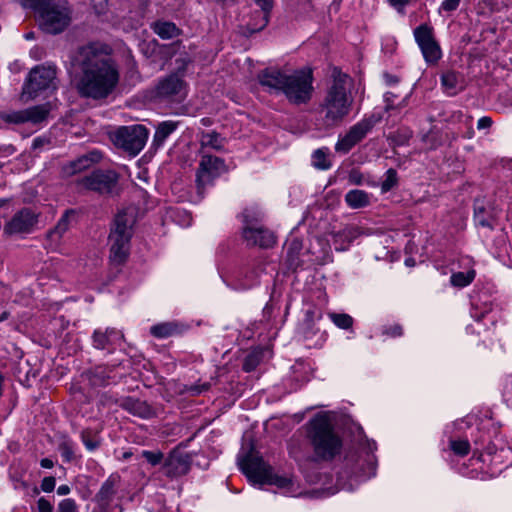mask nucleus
Here are the masks:
<instances>
[{"label": "nucleus", "mask_w": 512, "mask_h": 512, "mask_svg": "<svg viewBox=\"0 0 512 512\" xmlns=\"http://www.w3.org/2000/svg\"><path fill=\"white\" fill-rule=\"evenodd\" d=\"M147 138L148 130L140 124L121 126L111 134L114 145L132 157L138 155L144 148Z\"/></svg>", "instance_id": "0eeeda50"}, {"label": "nucleus", "mask_w": 512, "mask_h": 512, "mask_svg": "<svg viewBox=\"0 0 512 512\" xmlns=\"http://www.w3.org/2000/svg\"><path fill=\"white\" fill-rule=\"evenodd\" d=\"M398 184V175L397 171L393 168H390L385 173V179L381 183V191L383 193L389 192Z\"/></svg>", "instance_id": "79ce46f5"}, {"label": "nucleus", "mask_w": 512, "mask_h": 512, "mask_svg": "<svg viewBox=\"0 0 512 512\" xmlns=\"http://www.w3.org/2000/svg\"><path fill=\"white\" fill-rule=\"evenodd\" d=\"M192 457L183 450L174 449L165 459L162 470L169 478H177L187 474L191 468Z\"/></svg>", "instance_id": "4468645a"}, {"label": "nucleus", "mask_w": 512, "mask_h": 512, "mask_svg": "<svg viewBox=\"0 0 512 512\" xmlns=\"http://www.w3.org/2000/svg\"><path fill=\"white\" fill-rule=\"evenodd\" d=\"M56 69L53 67L36 66L33 68L23 87V95H28L30 99L35 98L39 93L56 88L55 86Z\"/></svg>", "instance_id": "9d476101"}, {"label": "nucleus", "mask_w": 512, "mask_h": 512, "mask_svg": "<svg viewBox=\"0 0 512 512\" xmlns=\"http://www.w3.org/2000/svg\"><path fill=\"white\" fill-rule=\"evenodd\" d=\"M118 477L111 475L101 486L94 500L99 507H109L117 491Z\"/></svg>", "instance_id": "393cba45"}, {"label": "nucleus", "mask_w": 512, "mask_h": 512, "mask_svg": "<svg viewBox=\"0 0 512 512\" xmlns=\"http://www.w3.org/2000/svg\"><path fill=\"white\" fill-rule=\"evenodd\" d=\"M493 125V120L489 116L480 118L477 122V128L479 130H489Z\"/></svg>", "instance_id": "4d7b16f0"}, {"label": "nucleus", "mask_w": 512, "mask_h": 512, "mask_svg": "<svg viewBox=\"0 0 512 512\" xmlns=\"http://www.w3.org/2000/svg\"><path fill=\"white\" fill-rule=\"evenodd\" d=\"M263 349H255L246 355L242 368L245 372L254 371L263 359Z\"/></svg>", "instance_id": "c9c22d12"}, {"label": "nucleus", "mask_w": 512, "mask_h": 512, "mask_svg": "<svg viewBox=\"0 0 512 512\" xmlns=\"http://www.w3.org/2000/svg\"><path fill=\"white\" fill-rule=\"evenodd\" d=\"M380 120L381 116L372 114L351 126L348 132L338 140L335 145V150L343 154L348 153L372 131Z\"/></svg>", "instance_id": "9b49d317"}, {"label": "nucleus", "mask_w": 512, "mask_h": 512, "mask_svg": "<svg viewBox=\"0 0 512 512\" xmlns=\"http://www.w3.org/2000/svg\"><path fill=\"white\" fill-rule=\"evenodd\" d=\"M460 4V0H444L441 4L440 10L445 12L455 11Z\"/></svg>", "instance_id": "5fc2aeb1"}, {"label": "nucleus", "mask_w": 512, "mask_h": 512, "mask_svg": "<svg viewBox=\"0 0 512 512\" xmlns=\"http://www.w3.org/2000/svg\"><path fill=\"white\" fill-rule=\"evenodd\" d=\"M93 512H110L109 507H99L97 510H94Z\"/></svg>", "instance_id": "774afa93"}, {"label": "nucleus", "mask_w": 512, "mask_h": 512, "mask_svg": "<svg viewBox=\"0 0 512 512\" xmlns=\"http://www.w3.org/2000/svg\"><path fill=\"white\" fill-rule=\"evenodd\" d=\"M178 122L174 121H163L161 122L155 131L153 144L161 146L165 140L177 129Z\"/></svg>", "instance_id": "c85d7f7f"}, {"label": "nucleus", "mask_w": 512, "mask_h": 512, "mask_svg": "<svg viewBox=\"0 0 512 512\" xmlns=\"http://www.w3.org/2000/svg\"><path fill=\"white\" fill-rule=\"evenodd\" d=\"M5 121L14 124H20L28 122L26 109L22 111L12 112L5 116Z\"/></svg>", "instance_id": "de8ad7c7"}, {"label": "nucleus", "mask_w": 512, "mask_h": 512, "mask_svg": "<svg viewBox=\"0 0 512 512\" xmlns=\"http://www.w3.org/2000/svg\"><path fill=\"white\" fill-rule=\"evenodd\" d=\"M118 178V174L113 170L98 169L82 177L79 180V184L91 191L100 194H109L116 187Z\"/></svg>", "instance_id": "ddd939ff"}, {"label": "nucleus", "mask_w": 512, "mask_h": 512, "mask_svg": "<svg viewBox=\"0 0 512 512\" xmlns=\"http://www.w3.org/2000/svg\"><path fill=\"white\" fill-rule=\"evenodd\" d=\"M210 383L205 382L203 384H193L186 388V392L189 393L191 396H197L201 393L208 391L210 389Z\"/></svg>", "instance_id": "3c124183"}, {"label": "nucleus", "mask_w": 512, "mask_h": 512, "mask_svg": "<svg viewBox=\"0 0 512 512\" xmlns=\"http://www.w3.org/2000/svg\"><path fill=\"white\" fill-rule=\"evenodd\" d=\"M312 83L313 76L311 70H297L288 75L282 93L291 104H306L312 98Z\"/></svg>", "instance_id": "6e6552de"}, {"label": "nucleus", "mask_w": 512, "mask_h": 512, "mask_svg": "<svg viewBox=\"0 0 512 512\" xmlns=\"http://www.w3.org/2000/svg\"><path fill=\"white\" fill-rule=\"evenodd\" d=\"M37 508L39 512H53V505L44 497L38 499Z\"/></svg>", "instance_id": "6e6d98bb"}, {"label": "nucleus", "mask_w": 512, "mask_h": 512, "mask_svg": "<svg viewBox=\"0 0 512 512\" xmlns=\"http://www.w3.org/2000/svg\"><path fill=\"white\" fill-rule=\"evenodd\" d=\"M101 159V155L99 152H91L89 154H85L69 162L67 165L63 166L62 171L65 176H73L77 173H80L92 166V164L98 162Z\"/></svg>", "instance_id": "5701e85b"}, {"label": "nucleus", "mask_w": 512, "mask_h": 512, "mask_svg": "<svg viewBox=\"0 0 512 512\" xmlns=\"http://www.w3.org/2000/svg\"><path fill=\"white\" fill-rule=\"evenodd\" d=\"M135 222V213L132 208L124 209L116 215L109 234L111 265L120 267L126 263L130 254V241Z\"/></svg>", "instance_id": "39448f33"}, {"label": "nucleus", "mask_w": 512, "mask_h": 512, "mask_svg": "<svg viewBox=\"0 0 512 512\" xmlns=\"http://www.w3.org/2000/svg\"><path fill=\"white\" fill-rule=\"evenodd\" d=\"M243 238L248 246H258L265 249L272 247L276 242V237L270 230L249 225L243 228Z\"/></svg>", "instance_id": "a211bd4d"}, {"label": "nucleus", "mask_w": 512, "mask_h": 512, "mask_svg": "<svg viewBox=\"0 0 512 512\" xmlns=\"http://www.w3.org/2000/svg\"><path fill=\"white\" fill-rule=\"evenodd\" d=\"M58 450L61 453L65 462H71L74 458L73 445L70 441H63L58 445Z\"/></svg>", "instance_id": "a18cd8bd"}, {"label": "nucleus", "mask_w": 512, "mask_h": 512, "mask_svg": "<svg viewBox=\"0 0 512 512\" xmlns=\"http://www.w3.org/2000/svg\"><path fill=\"white\" fill-rule=\"evenodd\" d=\"M40 465L42 468L50 469L54 466V462L49 458H43L40 461Z\"/></svg>", "instance_id": "680f3d73"}, {"label": "nucleus", "mask_w": 512, "mask_h": 512, "mask_svg": "<svg viewBox=\"0 0 512 512\" xmlns=\"http://www.w3.org/2000/svg\"><path fill=\"white\" fill-rule=\"evenodd\" d=\"M301 247L302 246H301L300 241H298L296 239L292 240V242L289 245L288 252H287L288 257L293 258L301 250Z\"/></svg>", "instance_id": "13d9d810"}, {"label": "nucleus", "mask_w": 512, "mask_h": 512, "mask_svg": "<svg viewBox=\"0 0 512 512\" xmlns=\"http://www.w3.org/2000/svg\"><path fill=\"white\" fill-rule=\"evenodd\" d=\"M254 2L260 7L259 10H255V17L260 20L258 27H266L270 20L274 0H254Z\"/></svg>", "instance_id": "7c9ffc66"}, {"label": "nucleus", "mask_w": 512, "mask_h": 512, "mask_svg": "<svg viewBox=\"0 0 512 512\" xmlns=\"http://www.w3.org/2000/svg\"><path fill=\"white\" fill-rule=\"evenodd\" d=\"M319 331L314 329V313L307 311L305 320L302 323V333L306 339H312Z\"/></svg>", "instance_id": "ea45409f"}, {"label": "nucleus", "mask_w": 512, "mask_h": 512, "mask_svg": "<svg viewBox=\"0 0 512 512\" xmlns=\"http://www.w3.org/2000/svg\"><path fill=\"white\" fill-rule=\"evenodd\" d=\"M312 165L321 170H326L331 167V162L327 158V149H317L312 154Z\"/></svg>", "instance_id": "58836bf2"}, {"label": "nucleus", "mask_w": 512, "mask_h": 512, "mask_svg": "<svg viewBox=\"0 0 512 512\" xmlns=\"http://www.w3.org/2000/svg\"><path fill=\"white\" fill-rule=\"evenodd\" d=\"M227 171L228 167L224 159L213 155H203L196 171L197 194L203 198L206 187L212 186L215 179Z\"/></svg>", "instance_id": "1a4fd4ad"}, {"label": "nucleus", "mask_w": 512, "mask_h": 512, "mask_svg": "<svg viewBox=\"0 0 512 512\" xmlns=\"http://www.w3.org/2000/svg\"><path fill=\"white\" fill-rule=\"evenodd\" d=\"M389 3L396 7V6H405L409 3L410 0H388Z\"/></svg>", "instance_id": "0e129e2a"}, {"label": "nucleus", "mask_w": 512, "mask_h": 512, "mask_svg": "<svg viewBox=\"0 0 512 512\" xmlns=\"http://www.w3.org/2000/svg\"><path fill=\"white\" fill-rule=\"evenodd\" d=\"M411 138V132L401 133L398 132L393 136V139L397 145H404Z\"/></svg>", "instance_id": "bf43d9fd"}, {"label": "nucleus", "mask_w": 512, "mask_h": 512, "mask_svg": "<svg viewBox=\"0 0 512 512\" xmlns=\"http://www.w3.org/2000/svg\"><path fill=\"white\" fill-rule=\"evenodd\" d=\"M110 373L107 368L96 367L89 372V381L92 386L101 387L109 383Z\"/></svg>", "instance_id": "2f4dec72"}, {"label": "nucleus", "mask_w": 512, "mask_h": 512, "mask_svg": "<svg viewBox=\"0 0 512 512\" xmlns=\"http://www.w3.org/2000/svg\"><path fill=\"white\" fill-rule=\"evenodd\" d=\"M441 84L449 95H455L465 87L464 78L455 71H447L441 75Z\"/></svg>", "instance_id": "a878e982"}, {"label": "nucleus", "mask_w": 512, "mask_h": 512, "mask_svg": "<svg viewBox=\"0 0 512 512\" xmlns=\"http://www.w3.org/2000/svg\"><path fill=\"white\" fill-rule=\"evenodd\" d=\"M201 123L203 126H210V125H212L213 121L209 117H204L201 119Z\"/></svg>", "instance_id": "338daca9"}, {"label": "nucleus", "mask_w": 512, "mask_h": 512, "mask_svg": "<svg viewBox=\"0 0 512 512\" xmlns=\"http://www.w3.org/2000/svg\"><path fill=\"white\" fill-rule=\"evenodd\" d=\"M185 87V81L178 74L172 73L161 79L155 88L159 98H170L180 95Z\"/></svg>", "instance_id": "aec40b11"}, {"label": "nucleus", "mask_w": 512, "mask_h": 512, "mask_svg": "<svg viewBox=\"0 0 512 512\" xmlns=\"http://www.w3.org/2000/svg\"><path fill=\"white\" fill-rule=\"evenodd\" d=\"M450 448L456 455L466 456L470 451V444L467 440H452Z\"/></svg>", "instance_id": "37998d69"}, {"label": "nucleus", "mask_w": 512, "mask_h": 512, "mask_svg": "<svg viewBox=\"0 0 512 512\" xmlns=\"http://www.w3.org/2000/svg\"><path fill=\"white\" fill-rule=\"evenodd\" d=\"M21 4L34 10L40 28L52 35L62 33L72 19V10L67 0H21Z\"/></svg>", "instance_id": "7ed1b4c3"}, {"label": "nucleus", "mask_w": 512, "mask_h": 512, "mask_svg": "<svg viewBox=\"0 0 512 512\" xmlns=\"http://www.w3.org/2000/svg\"><path fill=\"white\" fill-rule=\"evenodd\" d=\"M80 436L83 444L89 451H94L101 445V439L98 436V432L91 428L82 430Z\"/></svg>", "instance_id": "f704fd0d"}, {"label": "nucleus", "mask_w": 512, "mask_h": 512, "mask_svg": "<svg viewBox=\"0 0 512 512\" xmlns=\"http://www.w3.org/2000/svg\"><path fill=\"white\" fill-rule=\"evenodd\" d=\"M179 46H180V42H179V41L174 42V43H172V44L169 46V50H170L169 54H170V56H172L173 54H175V53H176L177 48H178Z\"/></svg>", "instance_id": "69168bd1"}, {"label": "nucleus", "mask_w": 512, "mask_h": 512, "mask_svg": "<svg viewBox=\"0 0 512 512\" xmlns=\"http://www.w3.org/2000/svg\"><path fill=\"white\" fill-rule=\"evenodd\" d=\"M330 319L332 322L341 329H350L353 326V318L346 313H330Z\"/></svg>", "instance_id": "a19ab883"}, {"label": "nucleus", "mask_w": 512, "mask_h": 512, "mask_svg": "<svg viewBox=\"0 0 512 512\" xmlns=\"http://www.w3.org/2000/svg\"><path fill=\"white\" fill-rule=\"evenodd\" d=\"M413 34L425 61L428 64L437 63L442 56V52L435 39L433 27L425 23L421 24L414 29Z\"/></svg>", "instance_id": "f8f14e48"}, {"label": "nucleus", "mask_w": 512, "mask_h": 512, "mask_svg": "<svg viewBox=\"0 0 512 512\" xmlns=\"http://www.w3.org/2000/svg\"><path fill=\"white\" fill-rule=\"evenodd\" d=\"M56 485V479L53 476L44 477L41 481L40 488L43 492H52Z\"/></svg>", "instance_id": "603ef678"}, {"label": "nucleus", "mask_w": 512, "mask_h": 512, "mask_svg": "<svg viewBox=\"0 0 512 512\" xmlns=\"http://www.w3.org/2000/svg\"><path fill=\"white\" fill-rule=\"evenodd\" d=\"M382 334L389 337H400L403 334V328L400 324L383 326Z\"/></svg>", "instance_id": "8fccbe9b"}, {"label": "nucleus", "mask_w": 512, "mask_h": 512, "mask_svg": "<svg viewBox=\"0 0 512 512\" xmlns=\"http://www.w3.org/2000/svg\"><path fill=\"white\" fill-rule=\"evenodd\" d=\"M259 23L260 20L255 17V11H253L249 16L248 22L239 27L240 34L244 37H250L254 33L262 31L265 27H258Z\"/></svg>", "instance_id": "e433bc0d"}, {"label": "nucleus", "mask_w": 512, "mask_h": 512, "mask_svg": "<svg viewBox=\"0 0 512 512\" xmlns=\"http://www.w3.org/2000/svg\"><path fill=\"white\" fill-rule=\"evenodd\" d=\"M288 75L276 68H266L259 72L257 78L262 87L279 94L283 92Z\"/></svg>", "instance_id": "6ab92c4d"}, {"label": "nucleus", "mask_w": 512, "mask_h": 512, "mask_svg": "<svg viewBox=\"0 0 512 512\" xmlns=\"http://www.w3.org/2000/svg\"><path fill=\"white\" fill-rule=\"evenodd\" d=\"M59 495H67L70 493V487L68 485H60L57 489Z\"/></svg>", "instance_id": "e2e57ef3"}, {"label": "nucleus", "mask_w": 512, "mask_h": 512, "mask_svg": "<svg viewBox=\"0 0 512 512\" xmlns=\"http://www.w3.org/2000/svg\"><path fill=\"white\" fill-rule=\"evenodd\" d=\"M57 512H78V507L75 500L71 498L62 500L58 505Z\"/></svg>", "instance_id": "09e8293b"}, {"label": "nucleus", "mask_w": 512, "mask_h": 512, "mask_svg": "<svg viewBox=\"0 0 512 512\" xmlns=\"http://www.w3.org/2000/svg\"><path fill=\"white\" fill-rule=\"evenodd\" d=\"M153 30L162 39H171L180 34V29L174 23L169 21L155 22Z\"/></svg>", "instance_id": "c756f323"}, {"label": "nucleus", "mask_w": 512, "mask_h": 512, "mask_svg": "<svg viewBox=\"0 0 512 512\" xmlns=\"http://www.w3.org/2000/svg\"><path fill=\"white\" fill-rule=\"evenodd\" d=\"M344 469L349 477L368 478L374 474V465L362 459L356 452L346 455Z\"/></svg>", "instance_id": "f3484780"}, {"label": "nucleus", "mask_w": 512, "mask_h": 512, "mask_svg": "<svg viewBox=\"0 0 512 512\" xmlns=\"http://www.w3.org/2000/svg\"><path fill=\"white\" fill-rule=\"evenodd\" d=\"M225 139L216 131L203 132L201 136L202 146L211 147L217 151L223 149Z\"/></svg>", "instance_id": "72a5a7b5"}, {"label": "nucleus", "mask_w": 512, "mask_h": 512, "mask_svg": "<svg viewBox=\"0 0 512 512\" xmlns=\"http://www.w3.org/2000/svg\"><path fill=\"white\" fill-rule=\"evenodd\" d=\"M92 6L97 15H103L107 11V0H92Z\"/></svg>", "instance_id": "864d4df0"}, {"label": "nucleus", "mask_w": 512, "mask_h": 512, "mask_svg": "<svg viewBox=\"0 0 512 512\" xmlns=\"http://www.w3.org/2000/svg\"><path fill=\"white\" fill-rule=\"evenodd\" d=\"M70 60L80 97L101 101L114 93L120 71L108 45L99 42L82 45L72 53Z\"/></svg>", "instance_id": "f257e3e1"}, {"label": "nucleus", "mask_w": 512, "mask_h": 512, "mask_svg": "<svg viewBox=\"0 0 512 512\" xmlns=\"http://www.w3.org/2000/svg\"><path fill=\"white\" fill-rule=\"evenodd\" d=\"M92 339L94 348L104 350L111 349L115 345L120 344L124 339V335L115 328H107L105 331L97 329L94 331Z\"/></svg>", "instance_id": "4be33fe9"}, {"label": "nucleus", "mask_w": 512, "mask_h": 512, "mask_svg": "<svg viewBox=\"0 0 512 512\" xmlns=\"http://www.w3.org/2000/svg\"><path fill=\"white\" fill-rule=\"evenodd\" d=\"M37 222L36 215L28 208H24L16 213L12 219L4 226L6 234L28 233Z\"/></svg>", "instance_id": "dca6fc26"}, {"label": "nucleus", "mask_w": 512, "mask_h": 512, "mask_svg": "<svg viewBox=\"0 0 512 512\" xmlns=\"http://www.w3.org/2000/svg\"><path fill=\"white\" fill-rule=\"evenodd\" d=\"M473 220L476 226L493 230L497 223L496 208L485 198H477L473 204Z\"/></svg>", "instance_id": "2eb2a0df"}, {"label": "nucleus", "mask_w": 512, "mask_h": 512, "mask_svg": "<svg viewBox=\"0 0 512 512\" xmlns=\"http://www.w3.org/2000/svg\"><path fill=\"white\" fill-rule=\"evenodd\" d=\"M76 215L75 210L68 209L59 219L57 225L48 232L47 236L53 241H58L62 235L69 229L70 220Z\"/></svg>", "instance_id": "bb28decb"}, {"label": "nucleus", "mask_w": 512, "mask_h": 512, "mask_svg": "<svg viewBox=\"0 0 512 512\" xmlns=\"http://www.w3.org/2000/svg\"><path fill=\"white\" fill-rule=\"evenodd\" d=\"M175 62L177 64V68H176V73L175 74H178L180 77L183 78V76L185 75L187 66L193 62V57H191L187 53L181 54L175 60Z\"/></svg>", "instance_id": "c03bdc74"}, {"label": "nucleus", "mask_w": 512, "mask_h": 512, "mask_svg": "<svg viewBox=\"0 0 512 512\" xmlns=\"http://www.w3.org/2000/svg\"><path fill=\"white\" fill-rule=\"evenodd\" d=\"M332 84L320 105L321 111L325 113V121L328 125H335L341 122L350 111L352 99L348 96L350 78L342 73L337 67L332 70Z\"/></svg>", "instance_id": "20e7f679"}, {"label": "nucleus", "mask_w": 512, "mask_h": 512, "mask_svg": "<svg viewBox=\"0 0 512 512\" xmlns=\"http://www.w3.org/2000/svg\"><path fill=\"white\" fill-rule=\"evenodd\" d=\"M187 326L177 321L162 322L153 325L150 328V333L156 338H168L179 335L186 330Z\"/></svg>", "instance_id": "b1692460"}, {"label": "nucleus", "mask_w": 512, "mask_h": 512, "mask_svg": "<svg viewBox=\"0 0 512 512\" xmlns=\"http://www.w3.org/2000/svg\"><path fill=\"white\" fill-rule=\"evenodd\" d=\"M345 201L350 208L359 209L370 204V195L363 190L353 189L345 195Z\"/></svg>", "instance_id": "cd10ccee"}, {"label": "nucleus", "mask_w": 512, "mask_h": 512, "mask_svg": "<svg viewBox=\"0 0 512 512\" xmlns=\"http://www.w3.org/2000/svg\"><path fill=\"white\" fill-rule=\"evenodd\" d=\"M49 111H50L49 106L46 104L37 105V106H33L31 108H28V109H26L27 120H28V122H31L33 124L43 122L44 120H46V118L49 114Z\"/></svg>", "instance_id": "473e14b6"}, {"label": "nucleus", "mask_w": 512, "mask_h": 512, "mask_svg": "<svg viewBox=\"0 0 512 512\" xmlns=\"http://www.w3.org/2000/svg\"><path fill=\"white\" fill-rule=\"evenodd\" d=\"M238 464L240 470L253 484L275 485L280 489H286L287 492H292V479L274 474L272 467L253 448L244 456L238 457Z\"/></svg>", "instance_id": "423d86ee"}, {"label": "nucleus", "mask_w": 512, "mask_h": 512, "mask_svg": "<svg viewBox=\"0 0 512 512\" xmlns=\"http://www.w3.org/2000/svg\"><path fill=\"white\" fill-rule=\"evenodd\" d=\"M119 406L133 416L141 419H150L156 416L155 409L146 401L139 398L125 397L121 400Z\"/></svg>", "instance_id": "412c9836"}, {"label": "nucleus", "mask_w": 512, "mask_h": 512, "mask_svg": "<svg viewBox=\"0 0 512 512\" xmlns=\"http://www.w3.org/2000/svg\"><path fill=\"white\" fill-rule=\"evenodd\" d=\"M50 143L48 138L45 137H37L33 140L32 148L34 150L44 147Z\"/></svg>", "instance_id": "052dcab7"}, {"label": "nucleus", "mask_w": 512, "mask_h": 512, "mask_svg": "<svg viewBox=\"0 0 512 512\" xmlns=\"http://www.w3.org/2000/svg\"><path fill=\"white\" fill-rule=\"evenodd\" d=\"M307 435L319 460L331 461L341 453L342 439L326 415L317 414L308 422Z\"/></svg>", "instance_id": "f03ea898"}, {"label": "nucleus", "mask_w": 512, "mask_h": 512, "mask_svg": "<svg viewBox=\"0 0 512 512\" xmlns=\"http://www.w3.org/2000/svg\"><path fill=\"white\" fill-rule=\"evenodd\" d=\"M142 457L147 460L151 465L155 466L162 462L164 455L160 451H142Z\"/></svg>", "instance_id": "49530a36"}, {"label": "nucleus", "mask_w": 512, "mask_h": 512, "mask_svg": "<svg viewBox=\"0 0 512 512\" xmlns=\"http://www.w3.org/2000/svg\"><path fill=\"white\" fill-rule=\"evenodd\" d=\"M474 277V270L468 272H457L452 274L450 281L453 286L463 288L469 285L474 280Z\"/></svg>", "instance_id": "4c0bfd02"}]
</instances>
